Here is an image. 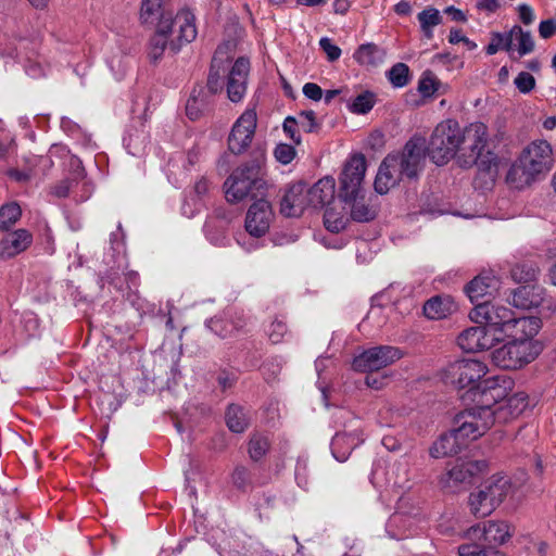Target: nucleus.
I'll return each mask as SVG.
<instances>
[{"instance_id":"nucleus-1","label":"nucleus","mask_w":556,"mask_h":556,"mask_svg":"<svg viewBox=\"0 0 556 556\" xmlns=\"http://www.w3.org/2000/svg\"><path fill=\"white\" fill-rule=\"evenodd\" d=\"M511 384L513 381L504 375L486 378L482 383L477 405L455 417L458 433L467 440H477L482 437L496 422L492 404L503 399Z\"/></svg>"},{"instance_id":"nucleus-2","label":"nucleus","mask_w":556,"mask_h":556,"mask_svg":"<svg viewBox=\"0 0 556 556\" xmlns=\"http://www.w3.org/2000/svg\"><path fill=\"white\" fill-rule=\"evenodd\" d=\"M425 163V144L421 139H410L403 150L388 154L379 166L375 190L386 194L403 179H415Z\"/></svg>"},{"instance_id":"nucleus-3","label":"nucleus","mask_w":556,"mask_h":556,"mask_svg":"<svg viewBox=\"0 0 556 556\" xmlns=\"http://www.w3.org/2000/svg\"><path fill=\"white\" fill-rule=\"evenodd\" d=\"M554 166L553 148L546 140L527 144L507 173V181L517 189L545 177Z\"/></svg>"},{"instance_id":"nucleus-4","label":"nucleus","mask_w":556,"mask_h":556,"mask_svg":"<svg viewBox=\"0 0 556 556\" xmlns=\"http://www.w3.org/2000/svg\"><path fill=\"white\" fill-rule=\"evenodd\" d=\"M226 199L238 203L247 198L255 199L264 194L265 181L261 177V163L256 160L238 167L224 184Z\"/></svg>"},{"instance_id":"nucleus-5","label":"nucleus","mask_w":556,"mask_h":556,"mask_svg":"<svg viewBox=\"0 0 556 556\" xmlns=\"http://www.w3.org/2000/svg\"><path fill=\"white\" fill-rule=\"evenodd\" d=\"M464 141L463 128L455 119H445L437 125L428 144V155L439 166L445 165L460 154Z\"/></svg>"},{"instance_id":"nucleus-6","label":"nucleus","mask_w":556,"mask_h":556,"mask_svg":"<svg viewBox=\"0 0 556 556\" xmlns=\"http://www.w3.org/2000/svg\"><path fill=\"white\" fill-rule=\"evenodd\" d=\"M464 141H462L460 154L457 162L462 167H471L479 164L486 169L496 166L497 157L494 153L488 152L482 159V152L488 143V127L481 122L471 123L463 128Z\"/></svg>"},{"instance_id":"nucleus-7","label":"nucleus","mask_w":556,"mask_h":556,"mask_svg":"<svg viewBox=\"0 0 556 556\" xmlns=\"http://www.w3.org/2000/svg\"><path fill=\"white\" fill-rule=\"evenodd\" d=\"M511 483L508 478L493 476L477 491L470 493L468 506L476 518L490 516L510 493Z\"/></svg>"},{"instance_id":"nucleus-8","label":"nucleus","mask_w":556,"mask_h":556,"mask_svg":"<svg viewBox=\"0 0 556 556\" xmlns=\"http://www.w3.org/2000/svg\"><path fill=\"white\" fill-rule=\"evenodd\" d=\"M541 346L536 341H515L495 349L491 353L493 364L503 369H519L535 359Z\"/></svg>"},{"instance_id":"nucleus-9","label":"nucleus","mask_w":556,"mask_h":556,"mask_svg":"<svg viewBox=\"0 0 556 556\" xmlns=\"http://www.w3.org/2000/svg\"><path fill=\"white\" fill-rule=\"evenodd\" d=\"M156 24L167 26L165 35L169 39V52L173 54L191 43L198 35L195 17L189 10H180L176 15H163Z\"/></svg>"},{"instance_id":"nucleus-10","label":"nucleus","mask_w":556,"mask_h":556,"mask_svg":"<svg viewBox=\"0 0 556 556\" xmlns=\"http://www.w3.org/2000/svg\"><path fill=\"white\" fill-rule=\"evenodd\" d=\"M514 534L513 526L505 520H489L470 527L464 534L469 541H482L495 551L505 544Z\"/></svg>"},{"instance_id":"nucleus-11","label":"nucleus","mask_w":556,"mask_h":556,"mask_svg":"<svg viewBox=\"0 0 556 556\" xmlns=\"http://www.w3.org/2000/svg\"><path fill=\"white\" fill-rule=\"evenodd\" d=\"M403 356L400 349L390 345H379L363 351L355 356L352 367L356 371L368 372L380 370Z\"/></svg>"},{"instance_id":"nucleus-12","label":"nucleus","mask_w":556,"mask_h":556,"mask_svg":"<svg viewBox=\"0 0 556 556\" xmlns=\"http://www.w3.org/2000/svg\"><path fill=\"white\" fill-rule=\"evenodd\" d=\"M366 172V159L363 154H354L345 163L340 176L339 197L348 202L362 191V182Z\"/></svg>"},{"instance_id":"nucleus-13","label":"nucleus","mask_w":556,"mask_h":556,"mask_svg":"<svg viewBox=\"0 0 556 556\" xmlns=\"http://www.w3.org/2000/svg\"><path fill=\"white\" fill-rule=\"evenodd\" d=\"M257 123L256 112L245 110L235 122L228 137V148L233 154H241L251 144Z\"/></svg>"},{"instance_id":"nucleus-14","label":"nucleus","mask_w":556,"mask_h":556,"mask_svg":"<svg viewBox=\"0 0 556 556\" xmlns=\"http://www.w3.org/2000/svg\"><path fill=\"white\" fill-rule=\"evenodd\" d=\"M470 317L477 324L494 326L496 328H501L505 332L514 318L511 309L505 306L492 304L488 300L476 304Z\"/></svg>"},{"instance_id":"nucleus-15","label":"nucleus","mask_w":556,"mask_h":556,"mask_svg":"<svg viewBox=\"0 0 556 556\" xmlns=\"http://www.w3.org/2000/svg\"><path fill=\"white\" fill-rule=\"evenodd\" d=\"M486 372V365L477 359L456 361L447 368L452 382L462 389L479 381Z\"/></svg>"},{"instance_id":"nucleus-16","label":"nucleus","mask_w":556,"mask_h":556,"mask_svg":"<svg viewBox=\"0 0 556 556\" xmlns=\"http://www.w3.org/2000/svg\"><path fill=\"white\" fill-rule=\"evenodd\" d=\"M250 71V61L247 58H238L226 78V91L228 99L233 102H240L245 93L248 87V76Z\"/></svg>"},{"instance_id":"nucleus-17","label":"nucleus","mask_w":556,"mask_h":556,"mask_svg":"<svg viewBox=\"0 0 556 556\" xmlns=\"http://www.w3.org/2000/svg\"><path fill=\"white\" fill-rule=\"evenodd\" d=\"M271 218L273 211L270 203L261 198L248 210L244 225L245 230L251 236L260 238L268 231Z\"/></svg>"},{"instance_id":"nucleus-18","label":"nucleus","mask_w":556,"mask_h":556,"mask_svg":"<svg viewBox=\"0 0 556 556\" xmlns=\"http://www.w3.org/2000/svg\"><path fill=\"white\" fill-rule=\"evenodd\" d=\"M485 468L486 462L484 460H457L442 478V484L452 488L463 483H471L473 478L484 471Z\"/></svg>"},{"instance_id":"nucleus-19","label":"nucleus","mask_w":556,"mask_h":556,"mask_svg":"<svg viewBox=\"0 0 556 556\" xmlns=\"http://www.w3.org/2000/svg\"><path fill=\"white\" fill-rule=\"evenodd\" d=\"M312 206L306 184H294L285 193L280 202V213L287 217L300 216Z\"/></svg>"},{"instance_id":"nucleus-20","label":"nucleus","mask_w":556,"mask_h":556,"mask_svg":"<svg viewBox=\"0 0 556 556\" xmlns=\"http://www.w3.org/2000/svg\"><path fill=\"white\" fill-rule=\"evenodd\" d=\"M494 337L488 333L482 324L464 330L457 338L459 348L467 353H477L492 346Z\"/></svg>"},{"instance_id":"nucleus-21","label":"nucleus","mask_w":556,"mask_h":556,"mask_svg":"<svg viewBox=\"0 0 556 556\" xmlns=\"http://www.w3.org/2000/svg\"><path fill=\"white\" fill-rule=\"evenodd\" d=\"M508 390L506 391V393ZM527 395L523 393H516L507 397V394L492 404L495 421L498 424H506L517 418L527 408Z\"/></svg>"},{"instance_id":"nucleus-22","label":"nucleus","mask_w":556,"mask_h":556,"mask_svg":"<svg viewBox=\"0 0 556 556\" xmlns=\"http://www.w3.org/2000/svg\"><path fill=\"white\" fill-rule=\"evenodd\" d=\"M466 437L458 433V427L456 426L448 433L442 434L431 446L430 455L433 458H442L457 454L462 447L466 444Z\"/></svg>"},{"instance_id":"nucleus-23","label":"nucleus","mask_w":556,"mask_h":556,"mask_svg":"<svg viewBox=\"0 0 556 556\" xmlns=\"http://www.w3.org/2000/svg\"><path fill=\"white\" fill-rule=\"evenodd\" d=\"M541 326V319L535 316L513 318L506 332L515 341L532 340L538 334Z\"/></svg>"},{"instance_id":"nucleus-24","label":"nucleus","mask_w":556,"mask_h":556,"mask_svg":"<svg viewBox=\"0 0 556 556\" xmlns=\"http://www.w3.org/2000/svg\"><path fill=\"white\" fill-rule=\"evenodd\" d=\"M212 94L202 85L194 86L186 104V114L191 121L200 118L212 105Z\"/></svg>"},{"instance_id":"nucleus-25","label":"nucleus","mask_w":556,"mask_h":556,"mask_svg":"<svg viewBox=\"0 0 556 556\" xmlns=\"http://www.w3.org/2000/svg\"><path fill=\"white\" fill-rule=\"evenodd\" d=\"M61 163L67 167L70 174L73 176L72 179L76 182V186L81 182V194L79 195V201L88 200L91 195L92 187L85 180L86 172L80 159L71 154L66 149V154H61Z\"/></svg>"},{"instance_id":"nucleus-26","label":"nucleus","mask_w":556,"mask_h":556,"mask_svg":"<svg viewBox=\"0 0 556 556\" xmlns=\"http://www.w3.org/2000/svg\"><path fill=\"white\" fill-rule=\"evenodd\" d=\"M33 235L25 230L18 229L5 236L0 243V253L2 257H13L23 252L30 245Z\"/></svg>"},{"instance_id":"nucleus-27","label":"nucleus","mask_w":556,"mask_h":556,"mask_svg":"<svg viewBox=\"0 0 556 556\" xmlns=\"http://www.w3.org/2000/svg\"><path fill=\"white\" fill-rule=\"evenodd\" d=\"M336 184L332 177H325L318 180L314 186H307V194L312 207H321L330 204L334 199Z\"/></svg>"},{"instance_id":"nucleus-28","label":"nucleus","mask_w":556,"mask_h":556,"mask_svg":"<svg viewBox=\"0 0 556 556\" xmlns=\"http://www.w3.org/2000/svg\"><path fill=\"white\" fill-rule=\"evenodd\" d=\"M497 289V280L491 275H479L466 285L465 291L472 303H480L483 298L492 295Z\"/></svg>"},{"instance_id":"nucleus-29","label":"nucleus","mask_w":556,"mask_h":556,"mask_svg":"<svg viewBox=\"0 0 556 556\" xmlns=\"http://www.w3.org/2000/svg\"><path fill=\"white\" fill-rule=\"evenodd\" d=\"M346 203H351L350 216L354 222L368 223L378 214V206L371 198L366 199L358 194L355 198H349Z\"/></svg>"},{"instance_id":"nucleus-30","label":"nucleus","mask_w":556,"mask_h":556,"mask_svg":"<svg viewBox=\"0 0 556 556\" xmlns=\"http://www.w3.org/2000/svg\"><path fill=\"white\" fill-rule=\"evenodd\" d=\"M457 311V304L448 295H437L424 305V314L429 319H442Z\"/></svg>"},{"instance_id":"nucleus-31","label":"nucleus","mask_w":556,"mask_h":556,"mask_svg":"<svg viewBox=\"0 0 556 556\" xmlns=\"http://www.w3.org/2000/svg\"><path fill=\"white\" fill-rule=\"evenodd\" d=\"M167 0H141L140 20L143 24H152L160 21L163 15L173 14L166 9Z\"/></svg>"},{"instance_id":"nucleus-32","label":"nucleus","mask_w":556,"mask_h":556,"mask_svg":"<svg viewBox=\"0 0 556 556\" xmlns=\"http://www.w3.org/2000/svg\"><path fill=\"white\" fill-rule=\"evenodd\" d=\"M167 26L157 25L151 36L148 48V56L152 63H157L164 56L166 49H169V39L165 35Z\"/></svg>"},{"instance_id":"nucleus-33","label":"nucleus","mask_w":556,"mask_h":556,"mask_svg":"<svg viewBox=\"0 0 556 556\" xmlns=\"http://www.w3.org/2000/svg\"><path fill=\"white\" fill-rule=\"evenodd\" d=\"M219 53L220 50L218 49L213 56L210 74L207 77V84L204 86L212 96L223 91L226 83L220 75V71L223 73L226 72L228 66H225L224 62L218 59Z\"/></svg>"},{"instance_id":"nucleus-34","label":"nucleus","mask_w":556,"mask_h":556,"mask_svg":"<svg viewBox=\"0 0 556 556\" xmlns=\"http://www.w3.org/2000/svg\"><path fill=\"white\" fill-rule=\"evenodd\" d=\"M386 52L375 43L362 45L354 53V59L361 65L376 66L383 62Z\"/></svg>"},{"instance_id":"nucleus-35","label":"nucleus","mask_w":556,"mask_h":556,"mask_svg":"<svg viewBox=\"0 0 556 556\" xmlns=\"http://www.w3.org/2000/svg\"><path fill=\"white\" fill-rule=\"evenodd\" d=\"M225 419L229 430L236 433L243 432L249 426V420L243 408L237 404L228 406Z\"/></svg>"},{"instance_id":"nucleus-36","label":"nucleus","mask_w":556,"mask_h":556,"mask_svg":"<svg viewBox=\"0 0 556 556\" xmlns=\"http://www.w3.org/2000/svg\"><path fill=\"white\" fill-rule=\"evenodd\" d=\"M418 22L420 24L421 30L424 31L427 38H432L433 36V27L440 25L442 23V16L439 10L429 7L422 10L417 15Z\"/></svg>"},{"instance_id":"nucleus-37","label":"nucleus","mask_w":556,"mask_h":556,"mask_svg":"<svg viewBox=\"0 0 556 556\" xmlns=\"http://www.w3.org/2000/svg\"><path fill=\"white\" fill-rule=\"evenodd\" d=\"M22 216V208L17 202H8L0 206V229L9 230Z\"/></svg>"},{"instance_id":"nucleus-38","label":"nucleus","mask_w":556,"mask_h":556,"mask_svg":"<svg viewBox=\"0 0 556 556\" xmlns=\"http://www.w3.org/2000/svg\"><path fill=\"white\" fill-rule=\"evenodd\" d=\"M270 443L267 437L255 433L251 437L248 446V453L252 460L258 462L269 451Z\"/></svg>"},{"instance_id":"nucleus-39","label":"nucleus","mask_w":556,"mask_h":556,"mask_svg":"<svg viewBox=\"0 0 556 556\" xmlns=\"http://www.w3.org/2000/svg\"><path fill=\"white\" fill-rule=\"evenodd\" d=\"M513 34L517 41V52L519 56L530 54L534 51V39L529 30H523L519 25L513 26Z\"/></svg>"},{"instance_id":"nucleus-40","label":"nucleus","mask_w":556,"mask_h":556,"mask_svg":"<svg viewBox=\"0 0 556 556\" xmlns=\"http://www.w3.org/2000/svg\"><path fill=\"white\" fill-rule=\"evenodd\" d=\"M348 219L341 211L327 207L324 214V225L327 230L338 233L346 227Z\"/></svg>"},{"instance_id":"nucleus-41","label":"nucleus","mask_w":556,"mask_h":556,"mask_svg":"<svg viewBox=\"0 0 556 556\" xmlns=\"http://www.w3.org/2000/svg\"><path fill=\"white\" fill-rule=\"evenodd\" d=\"M482 541H470L458 546V556H497V552L481 544Z\"/></svg>"},{"instance_id":"nucleus-42","label":"nucleus","mask_w":556,"mask_h":556,"mask_svg":"<svg viewBox=\"0 0 556 556\" xmlns=\"http://www.w3.org/2000/svg\"><path fill=\"white\" fill-rule=\"evenodd\" d=\"M387 77L393 87L403 88L410 79L409 67L405 63H396L388 71Z\"/></svg>"},{"instance_id":"nucleus-43","label":"nucleus","mask_w":556,"mask_h":556,"mask_svg":"<svg viewBox=\"0 0 556 556\" xmlns=\"http://www.w3.org/2000/svg\"><path fill=\"white\" fill-rule=\"evenodd\" d=\"M375 104V96L371 92H364L358 94L352 104L350 105V110L356 114H366L368 113Z\"/></svg>"},{"instance_id":"nucleus-44","label":"nucleus","mask_w":556,"mask_h":556,"mask_svg":"<svg viewBox=\"0 0 556 556\" xmlns=\"http://www.w3.org/2000/svg\"><path fill=\"white\" fill-rule=\"evenodd\" d=\"M288 333L289 330L286 320L279 317H276L267 329L268 338L275 344L280 343Z\"/></svg>"},{"instance_id":"nucleus-45","label":"nucleus","mask_w":556,"mask_h":556,"mask_svg":"<svg viewBox=\"0 0 556 556\" xmlns=\"http://www.w3.org/2000/svg\"><path fill=\"white\" fill-rule=\"evenodd\" d=\"M61 154H66V148L61 144H53L47 155H41L37 159V165L42 170H47L53 166L55 160L61 161Z\"/></svg>"},{"instance_id":"nucleus-46","label":"nucleus","mask_w":556,"mask_h":556,"mask_svg":"<svg viewBox=\"0 0 556 556\" xmlns=\"http://www.w3.org/2000/svg\"><path fill=\"white\" fill-rule=\"evenodd\" d=\"M210 328L222 338L231 336L235 331H238L243 327V324H228L222 319H211L208 324Z\"/></svg>"},{"instance_id":"nucleus-47","label":"nucleus","mask_w":556,"mask_h":556,"mask_svg":"<svg viewBox=\"0 0 556 556\" xmlns=\"http://www.w3.org/2000/svg\"><path fill=\"white\" fill-rule=\"evenodd\" d=\"M231 482L239 490H247L251 484V473L244 466H237L231 473Z\"/></svg>"},{"instance_id":"nucleus-48","label":"nucleus","mask_w":556,"mask_h":556,"mask_svg":"<svg viewBox=\"0 0 556 556\" xmlns=\"http://www.w3.org/2000/svg\"><path fill=\"white\" fill-rule=\"evenodd\" d=\"M346 445V450L351 451L357 445V440L344 432L337 433L331 442L332 453L337 459H340L337 455V451Z\"/></svg>"},{"instance_id":"nucleus-49","label":"nucleus","mask_w":556,"mask_h":556,"mask_svg":"<svg viewBox=\"0 0 556 556\" xmlns=\"http://www.w3.org/2000/svg\"><path fill=\"white\" fill-rule=\"evenodd\" d=\"M439 81L431 73H425L418 84V90L424 97H431L438 90Z\"/></svg>"},{"instance_id":"nucleus-50","label":"nucleus","mask_w":556,"mask_h":556,"mask_svg":"<svg viewBox=\"0 0 556 556\" xmlns=\"http://www.w3.org/2000/svg\"><path fill=\"white\" fill-rule=\"evenodd\" d=\"M274 154H275L276 160L279 163L287 165L293 161L296 152H295L294 147H292L291 144L279 143L276 147Z\"/></svg>"},{"instance_id":"nucleus-51","label":"nucleus","mask_w":556,"mask_h":556,"mask_svg":"<svg viewBox=\"0 0 556 556\" xmlns=\"http://www.w3.org/2000/svg\"><path fill=\"white\" fill-rule=\"evenodd\" d=\"M514 84L521 93H529L535 87V78L528 72H520Z\"/></svg>"},{"instance_id":"nucleus-52","label":"nucleus","mask_w":556,"mask_h":556,"mask_svg":"<svg viewBox=\"0 0 556 556\" xmlns=\"http://www.w3.org/2000/svg\"><path fill=\"white\" fill-rule=\"evenodd\" d=\"M298 124L306 132H313L317 129V123L314 111H303L299 114Z\"/></svg>"},{"instance_id":"nucleus-53","label":"nucleus","mask_w":556,"mask_h":556,"mask_svg":"<svg viewBox=\"0 0 556 556\" xmlns=\"http://www.w3.org/2000/svg\"><path fill=\"white\" fill-rule=\"evenodd\" d=\"M319 46L323 49V51L327 54L329 61L333 62L340 58L341 49L338 46L333 45L329 38H321L319 40Z\"/></svg>"},{"instance_id":"nucleus-54","label":"nucleus","mask_w":556,"mask_h":556,"mask_svg":"<svg viewBox=\"0 0 556 556\" xmlns=\"http://www.w3.org/2000/svg\"><path fill=\"white\" fill-rule=\"evenodd\" d=\"M73 182H75V180L70 178L61 180L50 188V193L58 198H66L73 188Z\"/></svg>"},{"instance_id":"nucleus-55","label":"nucleus","mask_w":556,"mask_h":556,"mask_svg":"<svg viewBox=\"0 0 556 556\" xmlns=\"http://www.w3.org/2000/svg\"><path fill=\"white\" fill-rule=\"evenodd\" d=\"M298 125H299L298 124V119L292 117V116H288L285 119V122H283V130H285V132L290 137V139L295 144H300L301 143V137H300V135L296 131Z\"/></svg>"},{"instance_id":"nucleus-56","label":"nucleus","mask_w":556,"mask_h":556,"mask_svg":"<svg viewBox=\"0 0 556 556\" xmlns=\"http://www.w3.org/2000/svg\"><path fill=\"white\" fill-rule=\"evenodd\" d=\"M450 43L456 45L459 42H464L469 50H475L477 48L476 42L471 41L468 37L464 36L462 30L452 29L448 36Z\"/></svg>"},{"instance_id":"nucleus-57","label":"nucleus","mask_w":556,"mask_h":556,"mask_svg":"<svg viewBox=\"0 0 556 556\" xmlns=\"http://www.w3.org/2000/svg\"><path fill=\"white\" fill-rule=\"evenodd\" d=\"M539 34L543 39H548L556 34V21L553 18L542 21L539 25Z\"/></svg>"},{"instance_id":"nucleus-58","label":"nucleus","mask_w":556,"mask_h":556,"mask_svg":"<svg viewBox=\"0 0 556 556\" xmlns=\"http://www.w3.org/2000/svg\"><path fill=\"white\" fill-rule=\"evenodd\" d=\"M303 94L314 101H319L323 98V89L314 83H306L303 86Z\"/></svg>"},{"instance_id":"nucleus-59","label":"nucleus","mask_w":556,"mask_h":556,"mask_svg":"<svg viewBox=\"0 0 556 556\" xmlns=\"http://www.w3.org/2000/svg\"><path fill=\"white\" fill-rule=\"evenodd\" d=\"M518 13L520 21L525 25H531L535 20L533 9L527 3H522L518 7Z\"/></svg>"},{"instance_id":"nucleus-60","label":"nucleus","mask_w":556,"mask_h":556,"mask_svg":"<svg viewBox=\"0 0 556 556\" xmlns=\"http://www.w3.org/2000/svg\"><path fill=\"white\" fill-rule=\"evenodd\" d=\"M237 380V377L233 374L222 371L217 376L218 386L223 391L230 389Z\"/></svg>"},{"instance_id":"nucleus-61","label":"nucleus","mask_w":556,"mask_h":556,"mask_svg":"<svg viewBox=\"0 0 556 556\" xmlns=\"http://www.w3.org/2000/svg\"><path fill=\"white\" fill-rule=\"evenodd\" d=\"M500 8L498 0H479L477 9L488 13H494Z\"/></svg>"},{"instance_id":"nucleus-62","label":"nucleus","mask_w":556,"mask_h":556,"mask_svg":"<svg viewBox=\"0 0 556 556\" xmlns=\"http://www.w3.org/2000/svg\"><path fill=\"white\" fill-rule=\"evenodd\" d=\"M503 36V50L511 52L514 48L515 34H513V27L507 33H502Z\"/></svg>"},{"instance_id":"nucleus-63","label":"nucleus","mask_w":556,"mask_h":556,"mask_svg":"<svg viewBox=\"0 0 556 556\" xmlns=\"http://www.w3.org/2000/svg\"><path fill=\"white\" fill-rule=\"evenodd\" d=\"M43 238H45V247L43 250L47 254H52L53 252V238L51 235L50 229L47 227V225L43 226Z\"/></svg>"},{"instance_id":"nucleus-64","label":"nucleus","mask_w":556,"mask_h":556,"mask_svg":"<svg viewBox=\"0 0 556 556\" xmlns=\"http://www.w3.org/2000/svg\"><path fill=\"white\" fill-rule=\"evenodd\" d=\"M208 190H210V182L205 178H201L194 184V192L199 197L205 195L208 192Z\"/></svg>"}]
</instances>
